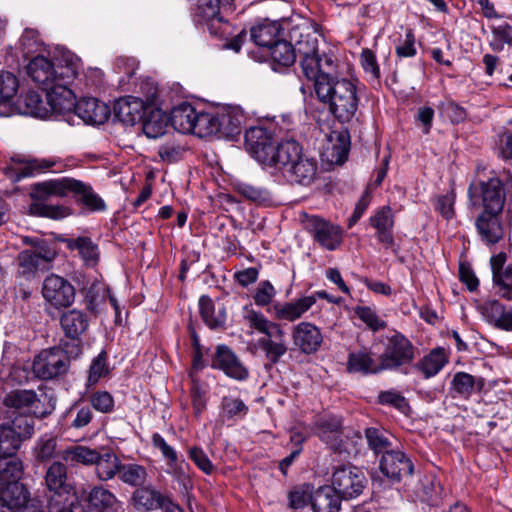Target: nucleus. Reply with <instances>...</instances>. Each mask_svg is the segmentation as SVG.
<instances>
[{"instance_id":"nucleus-1","label":"nucleus","mask_w":512,"mask_h":512,"mask_svg":"<svg viewBox=\"0 0 512 512\" xmlns=\"http://www.w3.org/2000/svg\"><path fill=\"white\" fill-rule=\"evenodd\" d=\"M299 51L305 55L302 72L308 80L313 81L317 99L328 105L329 111L339 122H350L359 104L356 82L334 75L338 67L336 56L330 50L319 56L314 37L300 42Z\"/></svg>"},{"instance_id":"nucleus-2","label":"nucleus","mask_w":512,"mask_h":512,"mask_svg":"<svg viewBox=\"0 0 512 512\" xmlns=\"http://www.w3.org/2000/svg\"><path fill=\"white\" fill-rule=\"evenodd\" d=\"M242 317L250 328L262 334L256 341L255 347L263 352L270 364H277L288 352L286 333L280 324L270 321L262 312L254 310L251 305L243 307Z\"/></svg>"},{"instance_id":"nucleus-3","label":"nucleus","mask_w":512,"mask_h":512,"mask_svg":"<svg viewBox=\"0 0 512 512\" xmlns=\"http://www.w3.org/2000/svg\"><path fill=\"white\" fill-rule=\"evenodd\" d=\"M81 68V60L73 53L64 51L56 65L44 56L34 57L27 65V73L45 90L57 81L72 82Z\"/></svg>"},{"instance_id":"nucleus-4","label":"nucleus","mask_w":512,"mask_h":512,"mask_svg":"<svg viewBox=\"0 0 512 512\" xmlns=\"http://www.w3.org/2000/svg\"><path fill=\"white\" fill-rule=\"evenodd\" d=\"M272 169L279 171L290 182L310 185L317 173V162L302 152L300 144L292 139L282 141L278 162Z\"/></svg>"},{"instance_id":"nucleus-5","label":"nucleus","mask_w":512,"mask_h":512,"mask_svg":"<svg viewBox=\"0 0 512 512\" xmlns=\"http://www.w3.org/2000/svg\"><path fill=\"white\" fill-rule=\"evenodd\" d=\"M75 180L74 178L64 177L35 184L32 196L37 199L38 202L31 204L30 212L36 216L52 219H61L68 216L70 214L68 208L49 205L42 201L50 197H65L68 192L73 191Z\"/></svg>"},{"instance_id":"nucleus-6","label":"nucleus","mask_w":512,"mask_h":512,"mask_svg":"<svg viewBox=\"0 0 512 512\" xmlns=\"http://www.w3.org/2000/svg\"><path fill=\"white\" fill-rule=\"evenodd\" d=\"M468 198L473 208L481 212L501 214L505 205L506 193L502 181L497 177L488 180H475L468 188Z\"/></svg>"},{"instance_id":"nucleus-7","label":"nucleus","mask_w":512,"mask_h":512,"mask_svg":"<svg viewBox=\"0 0 512 512\" xmlns=\"http://www.w3.org/2000/svg\"><path fill=\"white\" fill-rule=\"evenodd\" d=\"M247 152L263 167L272 169L278 162L282 142L276 143L274 133L263 126L249 128L245 133Z\"/></svg>"},{"instance_id":"nucleus-8","label":"nucleus","mask_w":512,"mask_h":512,"mask_svg":"<svg viewBox=\"0 0 512 512\" xmlns=\"http://www.w3.org/2000/svg\"><path fill=\"white\" fill-rule=\"evenodd\" d=\"M130 504L138 512H184L168 493H163L152 484L136 488L131 494Z\"/></svg>"},{"instance_id":"nucleus-9","label":"nucleus","mask_w":512,"mask_h":512,"mask_svg":"<svg viewBox=\"0 0 512 512\" xmlns=\"http://www.w3.org/2000/svg\"><path fill=\"white\" fill-rule=\"evenodd\" d=\"M70 367L67 353L60 347L42 350L34 358L32 370L42 380H51L64 375Z\"/></svg>"},{"instance_id":"nucleus-10","label":"nucleus","mask_w":512,"mask_h":512,"mask_svg":"<svg viewBox=\"0 0 512 512\" xmlns=\"http://www.w3.org/2000/svg\"><path fill=\"white\" fill-rule=\"evenodd\" d=\"M415 357L414 346L401 333L393 332L387 337L385 351L380 357L383 370L397 369L413 361Z\"/></svg>"},{"instance_id":"nucleus-11","label":"nucleus","mask_w":512,"mask_h":512,"mask_svg":"<svg viewBox=\"0 0 512 512\" xmlns=\"http://www.w3.org/2000/svg\"><path fill=\"white\" fill-rule=\"evenodd\" d=\"M365 483L364 473L354 466H340L332 475V488L341 499H352L359 496Z\"/></svg>"},{"instance_id":"nucleus-12","label":"nucleus","mask_w":512,"mask_h":512,"mask_svg":"<svg viewBox=\"0 0 512 512\" xmlns=\"http://www.w3.org/2000/svg\"><path fill=\"white\" fill-rule=\"evenodd\" d=\"M41 292L45 301L57 309L71 306L75 299L73 285L55 274L44 279Z\"/></svg>"},{"instance_id":"nucleus-13","label":"nucleus","mask_w":512,"mask_h":512,"mask_svg":"<svg viewBox=\"0 0 512 512\" xmlns=\"http://www.w3.org/2000/svg\"><path fill=\"white\" fill-rule=\"evenodd\" d=\"M307 37L315 38L316 50L319 56H322L323 53H329V51L319 49V36L316 34V32L308 31L306 33L300 34L299 39L296 41L295 47L285 40H277L273 45H271L269 51L272 62L278 66L289 67L295 63L296 54H298L301 57L302 64L305 55L299 51V44Z\"/></svg>"},{"instance_id":"nucleus-14","label":"nucleus","mask_w":512,"mask_h":512,"mask_svg":"<svg viewBox=\"0 0 512 512\" xmlns=\"http://www.w3.org/2000/svg\"><path fill=\"white\" fill-rule=\"evenodd\" d=\"M70 83L71 82L57 81L45 89L50 117L67 116V121L72 117L75 95L69 88Z\"/></svg>"},{"instance_id":"nucleus-15","label":"nucleus","mask_w":512,"mask_h":512,"mask_svg":"<svg viewBox=\"0 0 512 512\" xmlns=\"http://www.w3.org/2000/svg\"><path fill=\"white\" fill-rule=\"evenodd\" d=\"M307 228L314 239L325 249L335 250L342 243V229L320 217L312 216L307 221Z\"/></svg>"},{"instance_id":"nucleus-16","label":"nucleus","mask_w":512,"mask_h":512,"mask_svg":"<svg viewBox=\"0 0 512 512\" xmlns=\"http://www.w3.org/2000/svg\"><path fill=\"white\" fill-rule=\"evenodd\" d=\"M76 115L84 123L91 125L103 124L110 116V109L104 103L93 97H84L72 109V116Z\"/></svg>"},{"instance_id":"nucleus-17","label":"nucleus","mask_w":512,"mask_h":512,"mask_svg":"<svg viewBox=\"0 0 512 512\" xmlns=\"http://www.w3.org/2000/svg\"><path fill=\"white\" fill-rule=\"evenodd\" d=\"M29 493L19 480L0 485V512H20L26 506Z\"/></svg>"},{"instance_id":"nucleus-18","label":"nucleus","mask_w":512,"mask_h":512,"mask_svg":"<svg viewBox=\"0 0 512 512\" xmlns=\"http://www.w3.org/2000/svg\"><path fill=\"white\" fill-rule=\"evenodd\" d=\"M4 403L8 407L24 410L36 417H44L49 409L41 403L37 394L32 390H16L6 395Z\"/></svg>"},{"instance_id":"nucleus-19","label":"nucleus","mask_w":512,"mask_h":512,"mask_svg":"<svg viewBox=\"0 0 512 512\" xmlns=\"http://www.w3.org/2000/svg\"><path fill=\"white\" fill-rule=\"evenodd\" d=\"M292 339L295 346L305 354L316 352L323 342L320 329L310 322L295 325L292 329Z\"/></svg>"},{"instance_id":"nucleus-20","label":"nucleus","mask_w":512,"mask_h":512,"mask_svg":"<svg viewBox=\"0 0 512 512\" xmlns=\"http://www.w3.org/2000/svg\"><path fill=\"white\" fill-rule=\"evenodd\" d=\"M380 470L392 481H399L402 476L412 473L413 465L403 452L387 450L380 460Z\"/></svg>"},{"instance_id":"nucleus-21","label":"nucleus","mask_w":512,"mask_h":512,"mask_svg":"<svg viewBox=\"0 0 512 512\" xmlns=\"http://www.w3.org/2000/svg\"><path fill=\"white\" fill-rule=\"evenodd\" d=\"M475 226L481 240L488 245L499 242L505 233L499 213L480 212Z\"/></svg>"},{"instance_id":"nucleus-22","label":"nucleus","mask_w":512,"mask_h":512,"mask_svg":"<svg viewBox=\"0 0 512 512\" xmlns=\"http://www.w3.org/2000/svg\"><path fill=\"white\" fill-rule=\"evenodd\" d=\"M212 366L237 380L246 379L248 376L247 369L242 365L237 356L224 345L217 347Z\"/></svg>"},{"instance_id":"nucleus-23","label":"nucleus","mask_w":512,"mask_h":512,"mask_svg":"<svg viewBox=\"0 0 512 512\" xmlns=\"http://www.w3.org/2000/svg\"><path fill=\"white\" fill-rule=\"evenodd\" d=\"M479 310L489 324L501 330L512 331V307L497 300H488L480 305Z\"/></svg>"},{"instance_id":"nucleus-24","label":"nucleus","mask_w":512,"mask_h":512,"mask_svg":"<svg viewBox=\"0 0 512 512\" xmlns=\"http://www.w3.org/2000/svg\"><path fill=\"white\" fill-rule=\"evenodd\" d=\"M316 303V295L303 296L291 302L277 303L273 306L278 320L293 322L301 318Z\"/></svg>"},{"instance_id":"nucleus-25","label":"nucleus","mask_w":512,"mask_h":512,"mask_svg":"<svg viewBox=\"0 0 512 512\" xmlns=\"http://www.w3.org/2000/svg\"><path fill=\"white\" fill-rule=\"evenodd\" d=\"M145 106L143 100L126 96L116 101L114 105L115 116L125 125H134L143 118Z\"/></svg>"},{"instance_id":"nucleus-26","label":"nucleus","mask_w":512,"mask_h":512,"mask_svg":"<svg viewBox=\"0 0 512 512\" xmlns=\"http://www.w3.org/2000/svg\"><path fill=\"white\" fill-rule=\"evenodd\" d=\"M121 461L118 456L108 448H99L94 463V473L100 481H110L118 476Z\"/></svg>"},{"instance_id":"nucleus-27","label":"nucleus","mask_w":512,"mask_h":512,"mask_svg":"<svg viewBox=\"0 0 512 512\" xmlns=\"http://www.w3.org/2000/svg\"><path fill=\"white\" fill-rule=\"evenodd\" d=\"M370 224L377 231L378 240L387 247L394 246V215L389 206H383L370 218Z\"/></svg>"},{"instance_id":"nucleus-28","label":"nucleus","mask_w":512,"mask_h":512,"mask_svg":"<svg viewBox=\"0 0 512 512\" xmlns=\"http://www.w3.org/2000/svg\"><path fill=\"white\" fill-rule=\"evenodd\" d=\"M90 505L101 512H124L123 503L103 486L93 487L88 495Z\"/></svg>"},{"instance_id":"nucleus-29","label":"nucleus","mask_w":512,"mask_h":512,"mask_svg":"<svg viewBox=\"0 0 512 512\" xmlns=\"http://www.w3.org/2000/svg\"><path fill=\"white\" fill-rule=\"evenodd\" d=\"M217 115L220 124L219 134L223 136L238 134L245 121L243 110L236 106L225 107L218 111Z\"/></svg>"},{"instance_id":"nucleus-30","label":"nucleus","mask_w":512,"mask_h":512,"mask_svg":"<svg viewBox=\"0 0 512 512\" xmlns=\"http://www.w3.org/2000/svg\"><path fill=\"white\" fill-rule=\"evenodd\" d=\"M485 385L481 377H475L466 372H457L451 381V391L453 394L467 399L472 394L480 392Z\"/></svg>"},{"instance_id":"nucleus-31","label":"nucleus","mask_w":512,"mask_h":512,"mask_svg":"<svg viewBox=\"0 0 512 512\" xmlns=\"http://www.w3.org/2000/svg\"><path fill=\"white\" fill-rule=\"evenodd\" d=\"M197 111L189 103H181L171 111V124L181 134H192L195 130Z\"/></svg>"},{"instance_id":"nucleus-32","label":"nucleus","mask_w":512,"mask_h":512,"mask_svg":"<svg viewBox=\"0 0 512 512\" xmlns=\"http://www.w3.org/2000/svg\"><path fill=\"white\" fill-rule=\"evenodd\" d=\"M340 503L341 498L330 486L319 487L311 497L314 512H338Z\"/></svg>"},{"instance_id":"nucleus-33","label":"nucleus","mask_w":512,"mask_h":512,"mask_svg":"<svg viewBox=\"0 0 512 512\" xmlns=\"http://www.w3.org/2000/svg\"><path fill=\"white\" fill-rule=\"evenodd\" d=\"M60 324L67 337L78 339L87 330L89 320L82 311L72 309L61 315Z\"/></svg>"},{"instance_id":"nucleus-34","label":"nucleus","mask_w":512,"mask_h":512,"mask_svg":"<svg viewBox=\"0 0 512 512\" xmlns=\"http://www.w3.org/2000/svg\"><path fill=\"white\" fill-rule=\"evenodd\" d=\"M16 104L21 114L43 119L50 118L48 104L43 103L41 96L37 92L29 91L21 95Z\"/></svg>"},{"instance_id":"nucleus-35","label":"nucleus","mask_w":512,"mask_h":512,"mask_svg":"<svg viewBox=\"0 0 512 512\" xmlns=\"http://www.w3.org/2000/svg\"><path fill=\"white\" fill-rule=\"evenodd\" d=\"M72 193L77 197V202L84 205L89 211L101 212L106 210L104 200L93 190L91 185L75 180Z\"/></svg>"},{"instance_id":"nucleus-36","label":"nucleus","mask_w":512,"mask_h":512,"mask_svg":"<svg viewBox=\"0 0 512 512\" xmlns=\"http://www.w3.org/2000/svg\"><path fill=\"white\" fill-rule=\"evenodd\" d=\"M67 248L70 250H77L84 264L88 267H94L99 261V248L88 237H78L68 239L65 241Z\"/></svg>"},{"instance_id":"nucleus-37","label":"nucleus","mask_w":512,"mask_h":512,"mask_svg":"<svg viewBox=\"0 0 512 512\" xmlns=\"http://www.w3.org/2000/svg\"><path fill=\"white\" fill-rule=\"evenodd\" d=\"M350 149L349 136L345 132H333L326 147L327 159L331 163L343 164Z\"/></svg>"},{"instance_id":"nucleus-38","label":"nucleus","mask_w":512,"mask_h":512,"mask_svg":"<svg viewBox=\"0 0 512 512\" xmlns=\"http://www.w3.org/2000/svg\"><path fill=\"white\" fill-rule=\"evenodd\" d=\"M99 449H93L88 446L76 445L60 452V457L70 465L92 466Z\"/></svg>"},{"instance_id":"nucleus-39","label":"nucleus","mask_w":512,"mask_h":512,"mask_svg":"<svg viewBox=\"0 0 512 512\" xmlns=\"http://www.w3.org/2000/svg\"><path fill=\"white\" fill-rule=\"evenodd\" d=\"M447 362L445 350L436 348L419 361L416 367L426 378H430L438 374Z\"/></svg>"},{"instance_id":"nucleus-40","label":"nucleus","mask_w":512,"mask_h":512,"mask_svg":"<svg viewBox=\"0 0 512 512\" xmlns=\"http://www.w3.org/2000/svg\"><path fill=\"white\" fill-rule=\"evenodd\" d=\"M119 480L131 487H141L148 479V471L145 466L137 463H121Z\"/></svg>"},{"instance_id":"nucleus-41","label":"nucleus","mask_w":512,"mask_h":512,"mask_svg":"<svg viewBox=\"0 0 512 512\" xmlns=\"http://www.w3.org/2000/svg\"><path fill=\"white\" fill-rule=\"evenodd\" d=\"M347 369L350 372L363 374L378 373L383 370L381 363L378 365L366 351L351 352L348 357Z\"/></svg>"},{"instance_id":"nucleus-42","label":"nucleus","mask_w":512,"mask_h":512,"mask_svg":"<svg viewBox=\"0 0 512 512\" xmlns=\"http://www.w3.org/2000/svg\"><path fill=\"white\" fill-rule=\"evenodd\" d=\"M47 489L56 494L67 490V467L61 462L52 463L45 474Z\"/></svg>"},{"instance_id":"nucleus-43","label":"nucleus","mask_w":512,"mask_h":512,"mask_svg":"<svg viewBox=\"0 0 512 512\" xmlns=\"http://www.w3.org/2000/svg\"><path fill=\"white\" fill-rule=\"evenodd\" d=\"M200 313L205 323L211 328L221 327L225 324L227 314L223 306H219L215 311L213 301L207 296H201L199 299Z\"/></svg>"},{"instance_id":"nucleus-44","label":"nucleus","mask_w":512,"mask_h":512,"mask_svg":"<svg viewBox=\"0 0 512 512\" xmlns=\"http://www.w3.org/2000/svg\"><path fill=\"white\" fill-rule=\"evenodd\" d=\"M168 127V116L163 111L152 110L143 122V132L151 139H156L165 134Z\"/></svg>"},{"instance_id":"nucleus-45","label":"nucleus","mask_w":512,"mask_h":512,"mask_svg":"<svg viewBox=\"0 0 512 512\" xmlns=\"http://www.w3.org/2000/svg\"><path fill=\"white\" fill-rule=\"evenodd\" d=\"M278 33L279 29L276 24L264 22L251 28L250 38L256 45L269 49L276 42Z\"/></svg>"},{"instance_id":"nucleus-46","label":"nucleus","mask_w":512,"mask_h":512,"mask_svg":"<svg viewBox=\"0 0 512 512\" xmlns=\"http://www.w3.org/2000/svg\"><path fill=\"white\" fill-rule=\"evenodd\" d=\"M194 126L195 130H193L192 134L198 137L219 134L220 124L217 112H197Z\"/></svg>"},{"instance_id":"nucleus-47","label":"nucleus","mask_w":512,"mask_h":512,"mask_svg":"<svg viewBox=\"0 0 512 512\" xmlns=\"http://www.w3.org/2000/svg\"><path fill=\"white\" fill-rule=\"evenodd\" d=\"M19 436L7 425L0 426V455L8 459H14L16 451L21 446Z\"/></svg>"},{"instance_id":"nucleus-48","label":"nucleus","mask_w":512,"mask_h":512,"mask_svg":"<svg viewBox=\"0 0 512 512\" xmlns=\"http://www.w3.org/2000/svg\"><path fill=\"white\" fill-rule=\"evenodd\" d=\"M18 86L15 75L7 71H0V106H6L11 102L17 93Z\"/></svg>"},{"instance_id":"nucleus-49","label":"nucleus","mask_w":512,"mask_h":512,"mask_svg":"<svg viewBox=\"0 0 512 512\" xmlns=\"http://www.w3.org/2000/svg\"><path fill=\"white\" fill-rule=\"evenodd\" d=\"M190 376L192 381V386L190 389L192 405L194 414L195 416L198 417L206 408V395L208 392V388L204 383H202L196 378L194 373H191Z\"/></svg>"},{"instance_id":"nucleus-50","label":"nucleus","mask_w":512,"mask_h":512,"mask_svg":"<svg viewBox=\"0 0 512 512\" xmlns=\"http://www.w3.org/2000/svg\"><path fill=\"white\" fill-rule=\"evenodd\" d=\"M23 467L18 459H8L0 455V485L7 484V481L19 480L22 476Z\"/></svg>"},{"instance_id":"nucleus-51","label":"nucleus","mask_w":512,"mask_h":512,"mask_svg":"<svg viewBox=\"0 0 512 512\" xmlns=\"http://www.w3.org/2000/svg\"><path fill=\"white\" fill-rule=\"evenodd\" d=\"M186 145L182 142V138H173L159 147V156L163 161L176 162L180 160L186 152Z\"/></svg>"},{"instance_id":"nucleus-52","label":"nucleus","mask_w":512,"mask_h":512,"mask_svg":"<svg viewBox=\"0 0 512 512\" xmlns=\"http://www.w3.org/2000/svg\"><path fill=\"white\" fill-rule=\"evenodd\" d=\"M66 165L61 160L54 158L31 159L27 162L29 172L24 173L23 176L33 175L34 173L44 172L53 169L54 172H62L65 170Z\"/></svg>"},{"instance_id":"nucleus-53","label":"nucleus","mask_w":512,"mask_h":512,"mask_svg":"<svg viewBox=\"0 0 512 512\" xmlns=\"http://www.w3.org/2000/svg\"><path fill=\"white\" fill-rule=\"evenodd\" d=\"M354 312L372 331H379L386 327V322L379 318L372 307L357 306L354 308Z\"/></svg>"},{"instance_id":"nucleus-54","label":"nucleus","mask_w":512,"mask_h":512,"mask_svg":"<svg viewBox=\"0 0 512 512\" xmlns=\"http://www.w3.org/2000/svg\"><path fill=\"white\" fill-rule=\"evenodd\" d=\"M456 195L450 191L445 195H439L434 199L435 210L446 220H451L455 216L454 204Z\"/></svg>"},{"instance_id":"nucleus-55","label":"nucleus","mask_w":512,"mask_h":512,"mask_svg":"<svg viewBox=\"0 0 512 512\" xmlns=\"http://www.w3.org/2000/svg\"><path fill=\"white\" fill-rule=\"evenodd\" d=\"M8 426L19 436L21 442L30 438L34 433V421L29 416L19 415Z\"/></svg>"},{"instance_id":"nucleus-56","label":"nucleus","mask_w":512,"mask_h":512,"mask_svg":"<svg viewBox=\"0 0 512 512\" xmlns=\"http://www.w3.org/2000/svg\"><path fill=\"white\" fill-rule=\"evenodd\" d=\"M106 353L101 352L95 357L90 365L88 383L90 385L96 384L102 377L109 373V368L106 362Z\"/></svg>"},{"instance_id":"nucleus-57","label":"nucleus","mask_w":512,"mask_h":512,"mask_svg":"<svg viewBox=\"0 0 512 512\" xmlns=\"http://www.w3.org/2000/svg\"><path fill=\"white\" fill-rule=\"evenodd\" d=\"M493 281L500 289V294L507 300L512 299V266H508L504 272L495 273Z\"/></svg>"},{"instance_id":"nucleus-58","label":"nucleus","mask_w":512,"mask_h":512,"mask_svg":"<svg viewBox=\"0 0 512 512\" xmlns=\"http://www.w3.org/2000/svg\"><path fill=\"white\" fill-rule=\"evenodd\" d=\"M439 483L433 475H424L419 480V487L416 493L422 501H431L433 496L437 493Z\"/></svg>"},{"instance_id":"nucleus-59","label":"nucleus","mask_w":512,"mask_h":512,"mask_svg":"<svg viewBox=\"0 0 512 512\" xmlns=\"http://www.w3.org/2000/svg\"><path fill=\"white\" fill-rule=\"evenodd\" d=\"M236 190L239 194L250 201L261 203L266 201L268 198V193L266 190L253 186L249 183L239 182L236 184Z\"/></svg>"},{"instance_id":"nucleus-60","label":"nucleus","mask_w":512,"mask_h":512,"mask_svg":"<svg viewBox=\"0 0 512 512\" xmlns=\"http://www.w3.org/2000/svg\"><path fill=\"white\" fill-rule=\"evenodd\" d=\"M222 412L228 418L238 415H245L247 413V406L242 400L234 397H224L221 402Z\"/></svg>"},{"instance_id":"nucleus-61","label":"nucleus","mask_w":512,"mask_h":512,"mask_svg":"<svg viewBox=\"0 0 512 512\" xmlns=\"http://www.w3.org/2000/svg\"><path fill=\"white\" fill-rule=\"evenodd\" d=\"M360 59L365 73L368 74L372 80H378L381 73L375 54L369 49H363Z\"/></svg>"},{"instance_id":"nucleus-62","label":"nucleus","mask_w":512,"mask_h":512,"mask_svg":"<svg viewBox=\"0 0 512 512\" xmlns=\"http://www.w3.org/2000/svg\"><path fill=\"white\" fill-rule=\"evenodd\" d=\"M18 265L23 274L32 273L38 269H44L33 250L22 251L17 258Z\"/></svg>"},{"instance_id":"nucleus-63","label":"nucleus","mask_w":512,"mask_h":512,"mask_svg":"<svg viewBox=\"0 0 512 512\" xmlns=\"http://www.w3.org/2000/svg\"><path fill=\"white\" fill-rule=\"evenodd\" d=\"M91 405L102 413H110L114 408V399L107 391H98L91 395Z\"/></svg>"},{"instance_id":"nucleus-64","label":"nucleus","mask_w":512,"mask_h":512,"mask_svg":"<svg viewBox=\"0 0 512 512\" xmlns=\"http://www.w3.org/2000/svg\"><path fill=\"white\" fill-rule=\"evenodd\" d=\"M276 291L269 281L261 282L253 296L256 305L264 307L270 304L275 297Z\"/></svg>"}]
</instances>
